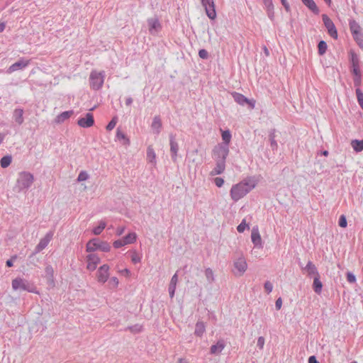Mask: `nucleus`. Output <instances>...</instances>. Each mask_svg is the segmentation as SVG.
<instances>
[{"mask_svg": "<svg viewBox=\"0 0 363 363\" xmlns=\"http://www.w3.org/2000/svg\"><path fill=\"white\" fill-rule=\"evenodd\" d=\"M257 183L258 180L255 177H249L240 182L233 185L230 191L231 199L237 202L255 188Z\"/></svg>", "mask_w": 363, "mask_h": 363, "instance_id": "1", "label": "nucleus"}, {"mask_svg": "<svg viewBox=\"0 0 363 363\" xmlns=\"http://www.w3.org/2000/svg\"><path fill=\"white\" fill-rule=\"evenodd\" d=\"M34 182L33 175L28 172H22L18 174L14 191L21 192L29 189Z\"/></svg>", "mask_w": 363, "mask_h": 363, "instance_id": "2", "label": "nucleus"}, {"mask_svg": "<svg viewBox=\"0 0 363 363\" xmlns=\"http://www.w3.org/2000/svg\"><path fill=\"white\" fill-rule=\"evenodd\" d=\"M11 286L13 291H26L31 293H37L35 287L33 284L19 277L12 280Z\"/></svg>", "mask_w": 363, "mask_h": 363, "instance_id": "3", "label": "nucleus"}, {"mask_svg": "<svg viewBox=\"0 0 363 363\" xmlns=\"http://www.w3.org/2000/svg\"><path fill=\"white\" fill-rule=\"evenodd\" d=\"M105 77L104 71H91L89 75V86L91 89L95 91L101 89L104 83Z\"/></svg>", "mask_w": 363, "mask_h": 363, "instance_id": "4", "label": "nucleus"}, {"mask_svg": "<svg viewBox=\"0 0 363 363\" xmlns=\"http://www.w3.org/2000/svg\"><path fill=\"white\" fill-rule=\"evenodd\" d=\"M212 153L215 161L225 162L229 154V147H226V144H218L213 147Z\"/></svg>", "mask_w": 363, "mask_h": 363, "instance_id": "5", "label": "nucleus"}, {"mask_svg": "<svg viewBox=\"0 0 363 363\" xmlns=\"http://www.w3.org/2000/svg\"><path fill=\"white\" fill-rule=\"evenodd\" d=\"M234 269L233 274L236 277H241L244 274L247 269V264L245 258L242 256L238 257L233 262Z\"/></svg>", "mask_w": 363, "mask_h": 363, "instance_id": "6", "label": "nucleus"}, {"mask_svg": "<svg viewBox=\"0 0 363 363\" xmlns=\"http://www.w3.org/2000/svg\"><path fill=\"white\" fill-rule=\"evenodd\" d=\"M322 19L324 23L325 27L326 28L328 34L335 39L337 38V31L334 23L332 20L326 15H322Z\"/></svg>", "mask_w": 363, "mask_h": 363, "instance_id": "7", "label": "nucleus"}, {"mask_svg": "<svg viewBox=\"0 0 363 363\" xmlns=\"http://www.w3.org/2000/svg\"><path fill=\"white\" fill-rule=\"evenodd\" d=\"M202 6L205 8V11L208 17L211 19H215L216 12L213 0H201Z\"/></svg>", "mask_w": 363, "mask_h": 363, "instance_id": "8", "label": "nucleus"}, {"mask_svg": "<svg viewBox=\"0 0 363 363\" xmlns=\"http://www.w3.org/2000/svg\"><path fill=\"white\" fill-rule=\"evenodd\" d=\"M109 269L110 267L108 264H104L99 268L96 272L98 282L101 284L106 282L109 277Z\"/></svg>", "mask_w": 363, "mask_h": 363, "instance_id": "9", "label": "nucleus"}, {"mask_svg": "<svg viewBox=\"0 0 363 363\" xmlns=\"http://www.w3.org/2000/svg\"><path fill=\"white\" fill-rule=\"evenodd\" d=\"M53 236L52 232L48 233L44 238H41L39 243L35 248V254H37L44 250L51 241Z\"/></svg>", "mask_w": 363, "mask_h": 363, "instance_id": "10", "label": "nucleus"}, {"mask_svg": "<svg viewBox=\"0 0 363 363\" xmlns=\"http://www.w3.org/2000/svg\"><path fill=\"white\" fill-rule=\"evenodd\" d=\"M350 64H351V72L353 74H361L359 69V60L356 53L351 51L350 52Z\"/></svg>", "mask_w": 363, "mask_h": 363, "instance_id": "11", "label": "nucleus"}, {"mask_svg": "<svg viewBox=\"0 0 363 363\" xmlns=\"http://www.w3.org/2000/svg\"><path fill=\"white\" fill-rule=\"evenodd\" d=\"M86 262L87 269L93 272L96 269L98 264L100 262V258L96 254H89L86 256Z\"/></svg>", "mask_w": 363, "mask_h": 363, "instance_id": "12", "label": "nucleus"}, {"mask_svg": "<svg viewBox=\"0 0 363 363\" xmlns=\"http://www.w3.org/2000/svg\"><path fill=\"white\" fill-rule=\"evenodd\" d=\"M232 96L233 97V99L235 102H237L238 104L244 106L245 104H249L250 106L252 108H254L255 107V101H250L247 98H246L244 95L238 93V92H233Z\"/></svg>", "mask_w": 363, "mask_h": 363, "instance_id": "13", "label": "nucleus"}, {"mask_svg": "<svg viewBox=\"0 0 363 363\" xmlns=\"http://www.w3.org/2000/svg\"><path fill=\"white\" fill-rule=\"evenodd\" d=\"M169 145H170V152L171 157L174 162H177V154L179 151V145L176 141L175 136L172 134L169 135Z\"/></svg>", "mask_w": 363, "mask_h": 363, "instance_id": "14", "label": "nucleus"}, {"mask_svg": "<svg viewBox=\"0 0 363 363\" xmlns=\"http://www.w3.org/2000/svg\"><path fill=\"white\" fill-rule=\"evenodd\" d=\"M94 123V116L90 113H87L85 117L79 118L77 121V124L82 128H90Z\"/></svg>", "mask_w": 363, "mask_h": 363, "instance_id": "15", "label": "nucleus"}, {"mask_svg": "<svg viewBox=\"0 0 363 363\" xmlns=\"http://www.w3.org/2000/svg\"><path fill=\"white\" fill-rule=\"evenodd\" d=\"M29 64V60H20L11 65L7 69V73L11 74L19 69L26 67Z\"/></svg>", "mask_w": 363, "mask_h": 363, "instance_id": "16", "label": "nucleus"}, {"mask_svg": "<svg viewBox=\"0 0 363 363\" xmlns=\"http://www.w3.org/2000/svg\"><path fill=\"white\" fill-rule=\"evenodd\" d=\"M252 242L255 247H262V238L258 228H253L251 233Z\"/></svg>", "mask_w": 363, "mask_h": 363, "instance_id": "17", "label": "nucleus"}, {"mask_svg": "<svg viewBox=\"0 0 363 363\" xmlns=\"http://www.w3.org/2000/svg\"><path fill=\"white\" fill-rule=\"evenodd\" d=\"M162 123L160 116H155L151 123V128L155 135H159L161 132Z\"/></svg>", "mask_w": 363, "mask_h": 363, "instance_id": "18", "label": "nucleus"}, {"mask_svg": "<svg viewBox=\"0 0 363 363\" xmlns=\"http://www.w3.org/2000/svg\"><path fill=\"white\" fill-rule=\"evenodd\" d=\"M303 270L306 271L307 275L310 277H312L313 276L319 277L318 269L315 265L311 261L308 262L306 266L303 268Z\"/></svg>", "mask_w": 363, "mask_h": 363, "instance_id": "19", "label": "nucleus"}, {"mask_svg": "<svg viewBox=\"0 0 363 363\" xmlns=\"http://www.w3.org/2000/svg\"><path fill=\"white\" fill-rule=\"evenodd\" d=\"M225 169V162L216 161V167L213 169V170L210 172V175L215 176L218 174H221L224 172Z\"/></svg>", "mask_w": 363, "mask_h": 363, "instance_id": "20", "label": "nucleus"}, {"mask_svg": "<svg viewBox=\"0 0 363 363\" xmlns=\"http://www.w3.org/2000/svg\"><path fill=\"white\" fill-rule=\"evenodd\" d=\"M225 342L223 340H218L216 344L211 347L210 351L212 354H219L225 347Z\"/></svg>", "mask_w": 363, "mask_h": 363, "instance_id": "21", "label": "nucleus"}, {"mask_svg": "<svg viewBox=\"0 0 363 363\" xmlns=\"http://www.w3.org/2000/svg\"><path fill=\"white\" fill-rule=\"evenodd\" d=\"M149 31L151 34H155L160 28V23L157 18H150L147 21Z\"/></svg>", "mask_w": 363, "mask_h": 363, "instance_id": "22", "label": "nucleus"}, {"mask_svg": "<svg viewBox=\"0 0 363 363\" xmlns=\"http://www.w3.org/2000/svg\"><path fill=\"white\" fill-rule=\"evenodd\" d=\"M147 161L153 166L157 164L156 154L152 145H149L147 148Z\"/></svg>", "mask_w": 363, "mask_h": 363, "instance_id": "23", "label": "nucleus"}, {"mask_svg": "<svg viewBox=\"0 0 363 363\" xmlns=\"http://www.w3.org/2000/svg\"><path fill=\"white\" fill-rule=\"evenodd\" d=\"M177 281H178V275L176 273L172 276V277L170 280V283H169V289H168L169 296L171 298H172L174 296V293H175Z\"/></svg>", "mask_w": 363, "mask_h": 363, "instance_id": "24", "label": "nucleus"}, {"mask_svg": "<svg viewBox=\"0 0 363 363\" xmlns=\"http://www.w3.org/2000/svg\"><path fill=\"white\" fill-rule=\"evenodd\" d=\"M23 115V108H16L13 111V118H14L15 121L18 125H21L24 121Z\"/></svg>", "mask_w": 363, "mask_h": 363, "instance_id": "25", "label": "nucleus"}, {"mask_svg": "<svg viewBox=\"0 0 363 363\" xmlns=\"http://www.w3.org/2000/svg\"><path fill=\"white\" fill-rule=\"evenodd\" d=\"M349 26L352 35H359V33H362L361 27L356 21L350 20L349 22Z\"/></svg>", "mask_w": 363, "mask_h": 363, "instance_id": "26", "label": "nucleus"}, {"mask_svg": "<svg viewBox=\"0 0 363 363\" xmlns=\"http://www.w3.org/2000/svg\"><path fill=\"white\" fill-rule=\"evenodd\" d=\"M100 240L96 238H94L89 240L86 244V251L91 252H94L96 250H99V243Z\"/></svg>", "mask_w": 363, "mask_h": 363, "instance_id": "27", "label": "nucleus"}, {"mask_svg": "<svg viewBox=\"0 0 363 363\" xmlns=\"http://www.w3.org/2000/svg\"><path fill=\"white\" fill-rule=\"evenodd\" d=\"M206 330V326L203 322L198 321L195 326L194 334L198 337H201Z\"/></svg>", "mask_w": 363, "mask_h": 363, "instance_id": "28", "label": "nucleus"}, {"mask_svg": "<svg viewBox=\"0 0 363 363\" xmlns=\"http://www.w3.org/2000/svg\"><path fill=\"white\" fill-rule=\"evenodd\" d=\"M303 4L314 13L318 14L319 9L313 0H301Z\"/></svg>", "mask_w": 363, "mask_h": 363, "instance_id": "29", "label": "nucleus"}, {"mask_svg": "<svg viewBox=\"0 0 363 363\" xmlns=\"http://www.w3.org/2000/svg\"><path fill=\"white\" fill-rule=\"evenodd\" d=\"M313 289L316 294H320L321 293L322 289H323V284L320 280V276L314 277L313 283Z\"/></svg>", "mask_w": 363, "mask_h": 363, "instance_id": "30", "label": "nucleus"}, {"mask_svg": "<svg viewBox=\"0 0 363 363\" xmlns=\"http://www.w3.org/2000/svg\"><path fill=\"white\" fill-rule=\"evenodd\" d=\"M72 114V111H64L57 116L55 121L58 123H62L67 120Z\"/></svg>", "mask_w": 363, "mask_h": 363, "instance_id": "31", "label": "nucleus"}, {"mask_svg": "<svg viewBox=\"0 0 363 363\" xmlns=\"http://www.w3.org/2000/svg\"><path fill=\"white\" fill-rule=\"evenodd\" d=\"M276 130L275 129H272L269 132V140H270V146L272 147V150H277L278 147L277 143L275 140L276 135H275Z\"/></svg>", "mask_w": 363, "mask_h": 363, "instance_id": "32", "label": "nucleus"}, {"mask_svg": "<svg viewBox=\"0 0 363 363\" xmlns=\"http://www.w3.org/2000/svg\"><path fill=\"white\" fill-rule=\"evenodd\" d=\"M351 146L354 150L357 152H359L363 150V139L362 140H352L351 141Z\"/></svg>", "mask_w": 363, "mask_h": 363, "instance_id": "33", "label": "nucleus"}, {"mask_svg": "<svg viewBox=\"0 0 363 363\" xmlns=\"http://www.w3.org/2000/svg\"><path fill=\"white\" fill-rule=\"evenodd\" d=\"M116 138L119 140H123V145H130L129 138L125 135V133H123L122 131H121L119 128H118L117 131H116Z\"/></svg>", "mask_w": 363, "mask_h": 363, "instance_id": "34", "label": "nucleus"}, {"mask_svg": "<svg viewBox=\"0 0 363 363\" xmlns=\"http://www.w3.org/2000/svg\"><path fill=\"white\" fill-rule=\"evenodd\" d=\"M222 140L223 143L220 144H226V147H229V143L231 140V133L230 130H224L222 132Z\"/></svg>", "mask_w": 363, "mask_h": 363, "instance_id": "35", "label": "nucleus"}, {"mask_svg": "<svg viewBox=\"0 0 363 363\" xmlns=\"http://www.w3.org/2000/svg\"><path fill=\"white\" fill-rule=\"evenodd\" d=\"M205 276L206 278L207 281L209 284H212L215 281V275L213 271L211 268H206L205 269Z\"/></svg>", "mask_w": 363, "mask_h": 363, "instance_id": "36", "label": "nucleus"}, {"mask_svg": "<svg viewBox=\"0 0 363 363\" xmlns=\"http://www.w3.org/2000/svg\"><path fill=\"white\" fill-rule=\"evenodd\" d=\"M137 235L135 233H130L123 239L125 245L132 244L135 242Z\"/></svg>", "mask_w": 363, "mask_h": 363, "instance_id": "37", "label": "nucleus"}, {"mask_svg": "<svg viewBox=\"0 0 363 363\" xmlns=\"http://www.w3.org/2000/svg\"><path fill=\"white\" fill-rule=\"evenodd\" d=\"M12 161V157L11 155L4 156L0 160V164L2 168L8 167Z\"/></svg>", "mask_w": 363, "mask_h": 363, "instance_id": "38", "label": "nucleus"}, {"mask_svg": "<svg viewBox=\"0 0 363 363\" xmlns=\"http://www.w3.org/2000/svg\"><path fill=\"white\" fill-rule=\"evenodd\" d=\"M106 223L101 221L99 225L93 229V233L96 235H100L104 229L106 228Z\"/></svg>", "mask_w": 363, "mask_h": 363, "instance_id": "39", "label": "nucleus"}, {"mask_svg": "<svg viewBox=\"0 0 363 363\" xmlns=\"http://www.w3.org/2000/svg\"><path fill=\"white\" fill-rule=\"evenodd\" d=\"M355 92L358 104L359 106L363 109V92L359 88H357Z\"/></svg>", "mask_w": 363, "mask_h": 363, "instance_id": "40", "label": "nucleus"}, {"mask_svg": "<svg viewBox=\"0 0 363 363\" xmlns=\"http://www.w3.org/2000/svg\"><path fill=\"white\" fill-rule=\"evenodd\" d=\"M125 330H129L133 333H139L143 330V326L139 324H135L132 326H128Z\"/></svg>", "mask_w": 363, "mask_h": 363, "instance_id": "41", "label": "nucleus"}, {"mask_svg": "<svg viewBox=\"0 0 363 363\" xmlns=\"http://www.w3.org/2000/svg\"><path fill=\"white\" fill-rule=\"evenodd\" d=\"M98 247L102 252H108L111 250V246L107 242L100 241Z\"/></svg>", "mask_w": 363, "mask_h": 363, "instance_id": "42", "label": "nucleus"}, {"mask_svg": "<svg viewBox=\"0 0 363 363\" xmlns=\"http://www.w3.org/2000/svg\"><path fill=\"white\" fill-rule=\"evenodd\" d=\"M327 44L325 41L321 40L318 43V52L320 55H323L325 53L327 50Z\"/></svg>", "mask_w": 363, "mask_h": 363, "instance_id": "43", "label": "nucleus"}, {"mask_svg": "<svg viewBox=\"0 0 363 363\" xmlns=\"http://www.w3.org/2000/svg\"><path fill=\"white\" fill-rule=\"evenodd\" d=\"M117 122H118V118L116 116H114L111 119V121L108 123V125H106V130L108 131L112 130L115 128Z\"/></svg>", "mask_w": 363, "mask_h": 363, "instance_id": "44", "label": "nucleus"}, {"mask_svg": "<svg viewBox=\"0 0 363 363\" xmlns=\"http://www.w3.org/2000/svg\"><path fill=\"white\" fill-rule=\"evenodd\" d=\"M354 86L356 87V89L359 88V86L362 82V74H354Z\"/></svg>", "mask_w": 363, "mask_h": 363, "instance_id": "45", "label": "nucleus"}, {"mask_svg": "<svg viewBox=\"0 0 363 363\" xmlns=\"http://www.w3.org/2000/svg\"><path fill=\"white\" fill-rule=\"evenodd\" d=\"M353 38L359 46L363 48V33H360L359 35H353Z\"/></svg>", "mask_w": 363, "mask_h": 363, "instance_id": "46", "label": "nucleus"}, {"mask_svg": "<svg viewBox=\"0 0 363 363\" xmlns=\"http://www.w3.org/2000/svg\"><path fill=\"white\" fill-rule=\"evenodd\" d=\"M88 178H89V174H87V172L85 171H82L79 172V174L78 175L77 181L78 182L86 181L88 179Z\"/></svg>", "mask_w": 363, "mask_h": 363, "instance_id": "47", "label": "nucleus"}, {"mask_svg": "<svg viewBox=\"0 0 363 363\" xmlns=\"http://www.w3.org/2000/svg\"><path fill=\"white\" fill-rule=\"evenodd\" d=\"M247 227V225L246 224L245 219H243L242 220V222L237 227V230L239 233H243Z\"/></svg>", "mask_w": 363, "mask_h": 363, "instance_id": "48", "label": "nucleus"}, {"mask_svg": "<svg viewBox=\"0 0 363 363\" xmlns=\"http://www.w3.org/2000/svg\"><path fill=\"white\" fill-rule=\"evenodd\" d=\"M339 225L341 228H346L347 225V222L345 216L341 215L339 218Z\"/></svg>", "mask_w": 363, "mask_h": 363, "instance_id": "49", "label": "nucleus"}, {"mask_svg": "<svg viewBox=\"0 0 363 363\" xmlns=\"http://www.w3.org/2000/svg\"><path fill=\"white\" fill-rule=\"evenodd\" d=\"M347 280L349 283H354L356 281V277L354 274L352 272L347 273Z\"/></svg>", "mask_w": 363, "mask_h": 363, "instance_id": "50", "label": "nucleus"}, {"mask_svg": "<svg viewBox=\"0 0 363 363\" xmlns=\"http://www.w3.org/2000/svg\"><path fill=\"white\" fill-rule=\"evenodd\" d=\"M118 279L117 277H112L111 278L110 281H109V285L111 286V287H113V288H116L118 285Z\"/></svg>", "mask_w": 363, "mask_h": 363, "instance_id": "51", "label": "nucleus"}, {"mask_svg": "<svg viewBox=\"0 0 363 363\" xmlns=\"http://www.w3.org/2000/svg\"><path fill=\"white\" fill-rule=\"evenodd\" d=\"M264 289L265 291L269 294L270 292H272V289H273V285L269 281H267L265 283H264Z\"/></svg>", "mask_w": 363, "mask_h": 363, "instance_id": "52", "label": "nucleus"}, {"mask_svg": "<svg viewBox=\"0 0 363 363\" xmlns=\"http://www.w3.org/2000/svg\"><path fill=\"white\" fill-rule=\"evenodd\" d=\"M214 184L218 187H221L224 184V179L221 177H216L214 179Z\"/></svg>", "mask_w": 363, "mask_h": 363, "instance_id": "53", "label": "nucleus"}, {"mask_svg": "<svg viewBox=\"0 0 363 363\" xmlns=\"http://www.w3.org/2000/svg\"><path fill=\"white\" fill-rule=\"evenodd\" d=\"M264 342H265V339L264 338V337H262V336L259 337L258 340H257V345L260 350H262L264 347Z\"/></svg>", "mask_w": 363, "mask_h": 363, "instance_id": "54", "label": "nucleus"}, {"mask_svg": "<svg viewBox=\"0 0 363 363\" xmlns=\"http://www.w3.org/2000/svg\"><path fill=\"white\" fill-rule=\"evenodd\" d=\"M124 245H125V244L124 242L123 239L116 240L113 242V247L115 248H119V247H123Z\"/></svg>", "mask_w": 363, "mask_h": 363, "instance_id": "55", "label": "nucleus"}, {"mask_svg": "<svg viewBox=\"0 0 363 363\" xmlns=\"http://www.w3.org/2000/svg\"><path fill=\"white\" fill-rule=\"evenodd\" d=\"M199 56L201 59H207L208 57V53L207 50H206L205 49H201L199 51Z\"/></svg>", "mask_w": 363, "mask_h": 363, "instance_id": "56", "label": "nucleus"}, {"mask_svg": "<svg viewBox=\"0 0 363 363\" xmlns=\"http://www.w3.org/2000/svg\"><path fill=\"white\" fill-rule=\"evenodd\" d=\"M263 3L266 10L274 8L272 0H263Z\"/></svg>", "mask_w": 363, "mask_h": 363, "instance_id": "57", "label": "nucleus"}, {"mask_svg": "<svg viewBox=\"0 0 363 363\" xmlns=\"http://www.w3.org/2000/svg\"><path fill=\"white\" fill-rule=\"evenodd\" d=\"M131 260L133 263H138L140 262V258L136 253H133L131 256Z\"/></svg>", "mask_w": 363, "mask_h": 363, "instance_id": "58", "label": "nucleus"}, {"mask_svg": "<svg viewBox=\"0 0 363 363\" xmlns=\"http://www.w3.org/2000/svg\"><path fill=\"white\" fill-rule=\"evenodd\" d=\"M267 16H268V17H269L272 21H273V20H274V8H273V9H267Z\"/></svg>", "mask_w": 363, "mask_h": 363, "instance_id": "59", "label": "nucleus"}, {"mask_svg": "<svg viewBox=\"0 0 363 363\" xmlns=\"http://www.w3.org/2000/svg\"><path fill=\"white\" fill-rule=\"evenodd\" d=\"M282 306V299L281 298H279L277 299L275 302V307L277 310H280Z\"/></svg>", "mask_w": 363, "mask_h": 363, "instance_id": "60", "label": "nucleus"}, {"mask_svg": "<svg viewBox=\"0 0 363 363\" xmlns=\"http://www.w3.org/2000/svg\"><path fill=\"white\" fill-rule=\"evenodd\" d=\"M281 4L284 7L285 10L289 12L290 11V6L286 0H281Z\"/></svg>", "mask_w": 363, "mask_h": 363, "instance_id": "61", "label": "nucleus"}, {"mask_svg": "<svg viewBox=\"0 0 363 363\" xmlns=\"http://www.w3.org/2000/svg\"><path fill=\"white\" fill-rule=\"evenodd\" d=\"M308 363H319L315 356H311L308 359Z\"/></svg>", "mask_w": 363, "mask_h": 363, "instance_id": "62", "label": "nucleus"}, {"mask_svg": "<svg viewBox=\"0 0 363 363\" xmlns=\"http://www.w3.org/2000/svg\"><path fill=\"white\" fill-rule=\"evenodd\" d=\"M125 230V228L124 227H118L116 230V234L118 235H121L123 233Z\"/></svg>", "mask_w": 363, "mask_h": 363, "instance_id": "63", "label": "nucleus"}, {"mask_svg": "<svg viewBox=\"0 0 363 363\" xmlns=\"http://www.w3.org/2000/svg\"><path fill=\"white\" fill-rule=\"evenodd\" d=\"M16 257H12L11 259L6 261V264L7 267H11L13 266V259H16Z\"/></svg>", "mask_w": 363, "mask_h": 363, "instance_id": "64", "label": "nucleus"}]
</instances>
